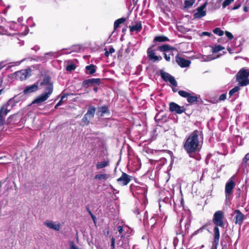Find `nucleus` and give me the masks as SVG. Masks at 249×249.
<instances>
[{
    "label": "nucleus",
    "instance_id": "obj_1",
    "mask_svg": "<svg viewBox=\"0 0 249 249\" xmlns=\"http://www.w3.org/2000/svg\"><path fill=\"white\" fill-rule=\"evenodd\" d=\"M199 131L195 130L186 139L183 144V148L190 157H194L201 148L202 142L199 140Z\"/></svg>",
    "mask_w": 249,
    "mask_h": 249
},
{
    "label": "nucleus",
    "instance_id": "obj_2",
    "mask_svg": "<svg viewBox=\"0 0 249 249\" xmlns=\"http://www.w3.org/2000/svg\"><path fill=\"white\" fill-rule=\"evenodd\" d=\"M40 86L45 89L44 93L38 96L35 100L33 101V104H40L47 100L51 95L53 90V86L52 83L50 81L49 77H45L43 80L41 81Z\"/></svg>",
    "mask_w": 249,
    "mask_h": 249
},
{
    "label": "nucleus",
    "instance_id": "obj_3",
    "mask_svg": "<svg viewBox=\"0 0 249 249\" xmlns=\"http://www.w3.org/2000/svg\"><path fill=\"white\" fill-rule=\"evenodd\" d=\"M236 81L240 86L249 85V70L245 68L241 69L236 75Z\"/></svg>",
    "mask_w": 249,
    "mask_h": 249
},
{
    "label": "nucleus",
    "instance_id": "obj_4",
    "mask_svg": "<svg viewBox=\"0 0 249 249\" xmlns=\"http://www.w3.org/2000/svg\"><path fill=\"white\" fill-rule=\"evenodd\" d=\"M224 220V213L222 211H217L214 213L213 217V223L215 226L224 228L225 226Z\"/></svg>",
    "mask_w": 249,
    "mask_h": 249
},
{
    "label": "nucleus",
    "instance_id": "obj_5",
    "mask_svg": "<svg viewBox=\"0 0 249 249\" xmlns=\"http://www.w3.org/2000/svg\"><path fill=\"white\" fill-rule=\"evenodd\" d=\"M234 178V176L231 177L226 184L225 193L226 199H230L232 194L233 189L235 186Z\"/></svg>",
    "mask_w": 249,
    "mask_h": 249
},
{
    "label": "nucleus",
    "instance_id": "obj_6",
    "mask_svg": "<svg viewBox=\"0 0 249 249\" xmlns=\"http://www.w3.org/2000/svg\"><path fill=\"white\" fill-rule=\"evenodd\" d=\"M32 70L28 68L27 69L22 70L19 71L15 72L13 74V76L17 79L23 81L27 79L31 75Z\"/></svg>",
    "mask_w": 249,
    "mask_h": 249
},
{
    "label": "nucleus",
    "instance_id": "obj_7",
    "mask_svg": "<svg viewBox=\"0 0 249 249\" xmlns=\"http://www.w3.org/2000/svg\"><path fill=\"white\" fill-rule=\"evenodd\" d=\"M96 108L94 107H89L88 108L87 112L85 114L82 121L86 124H88L89 121L92 119L94 115Z\"/></svg>",
    "mask_w": 249,
    "mask_h": 249
},
{
    "label": "nucleus",
    "instance_id": "obj_8",
    "mask_svg": "<svg viewBox=\"0 0 249 249\" xmlns=\"http://www.w3.org/2000/svg\"><path fill=\"white\" fill-rule=\"evenodd\" d=\"M160 75L161 78L166 82H169L172 86H177V82L175 78L171 75L166 72L161 71Z\"/></svg>",
    "mask_w": 249,
    "mask_h": 249
},
{
    "label": "nucleus",
    "instance_id": "obj_9",
    "mask_svg": "<svg viewBox=\"0 0 249 249\" xmlns=\"http://www.w3.org/2000/svg\"><path fill=\"white\" fill-rule=\"evenodd\" d=\"M44 225L48 228L56 231H59L61 228L60 223L56 221H53L49 220H46L44 222Z\"/></svg>",
    "mask_w": 249,
    "mask_h": 249
},
{
    "label": "nucleus",
    "instance_id": "obj_10",
    "mask_svg": "<svg viewBox=\"0 0 249 249\" xmlns=\"http://www.w3.org/2000/svg\"><path fill=\"white\" fill-rule=\"evenodd\" d=\"M14 105V100L11 99L9 100L6 104L2 106L0 111L3 114V115L6 116Z\"/></svg>",
    "mask_w": 249,
    "mask_h": 249
},
{
    "label": "nucleus",
    "instance_id": "obj_11",
    "mask_svg": "<svg viewBox=\"0 0 249 249\" xmlns=\"http://www.w3.org/2000/svg\"><path fill=\"white\" fill-rule=\"evenodd\" d=\"M147 53L149 59L153 62L160 61L162 59L161 56L156 55L155 51L150 48L148 49Z\"/></svg>",
    "mask_w": 249,
    "mask_h": 249
},
{
    "label": "nucleus",
    "instance_id": "obj_12",
    "mask_svg": "<svg viewBox=\"0 0 249 249\" xmlns=\"http://www.w3.org/2000/svg\"><path fill=\"white\" fill-rule=\"evenodd\" d=\"M131 178V176L123 172L121 176L117 179V181L120 185L125 186L129 183Z\"/></svg>",
    "mask_w": 249,
    "mask_h": 249
},
{
    "label": "nucleus",
    "instance_id": "obj_13",
    "mask_svg": "<svg viewBox=\"0 0 249 249\" xmlns=\"http://www.w3.org/2000/svg\"><path fill=\"white\" fill-rule=\"evenodd\" d=\"M169 109L171 112H174L178 114H181L185 110L184 107H181L174 102H172L170 104Z\"/></svg>",
    "mask_w": 249,
    "mask_h": 249
},
{
    "label": "nucleus",
    "instance_id": "obj_14",
    "mask_svg": "<svg viewBox=\"0 0 249 249\" xmlns=\"http://www.w3.org/2000/svg\"><path fill=\"white\" fill-rule=\"evenodd\" d=\"M100 79L99 78H90L84 80L82 83V86L85 88L88 87L99 85Z\"/></svg>",
    "mask_w": 249,
    "mask_h": 249
},
{
    "label": "nucleus",
    "instance_id": "obj_15",
    "mask_svg": "<svg viewBox=\"0 0 249 249\" xmlns=\"http://www.w3.org/2000/svg\"><path fill=\"white\" fill-rule=\"evenodd\" d=\"M206 3L203 4L202 6L197 8V11L194 14V18H200L204 17L206 14L205 9Z\"/></svg>",
    "mask_w": 249,
    "mask_h": 249
},
{
    "label": "nucleus",
    "instance_id": "obj_16",
    "mask_svg": "<svg viewBox=\"0 0 249 249\" xmlns=\"http://www.w3.org/2000/svg\"><path fill=\"white\" fill-rule=\"evenodd\" d=\"M176 61L178 64L182 68L189 67L191 64L190 60H186L178 55L176 56Z\"/></svg>",
    "mask_w": 249,
    "mask_h": 249
},
{
    "label": "nucleus",
    "instance_id": "obj_17",
    "mask_svg": "<svg viewBox=\"0 0 249 249\" xmlns=\"http://www.w3.org/2000/svg\"><path fill=\"white\" fill-rule=\"evenodd\" d=\"M219 226H215L213 229V245L215 246V248H216L217 246L219 243V240L220 238V232L219 229L218 228Z\"/></svg>",
    "mask_w": 249,
    "mask_h": 249
},
{
    "label": "nucleus",
    "instance_id": "obj_18",
    "mask_svg": "<svg viewBox=\"0 0 249 249\" xmlns=\"http://www.w3.org/2000/svg\"><path fill=\"white\" fill-rule=\"evenodd\" d=\"M234 213L236 214L234 218L235 223L241 225L244 219L245 216L239 210H236Z\"/></svg>",
    "mask_w": 249,
    "mask_h": 249
},
{
    "label": "nucleus",
    "instance_id": "obj_19",
    "mask_svg": "<svg viewBox=\"0 0 249 249\" xmlns=\"http://www.w3.org/2000/svg\"><path fill=\"white\" fill-rule=\"evenodd\" d=\"M129 28L130 32H136V33L139 32L142 29L141 21H137L135 22V24L132 26H129Z\"/></svg>",
    "mask_w": 249,
    "mask_h": 249
},
{
    "label": "nucleus",
    "instance_id": "obj_20",
    "mask_svg": "<svg viewBox=\"0 0 249 249\" xmlns=\"http://www.w3.org/2000/svg\"><path fill=\"white\" fill-rule=\"evenodd\" d=\"M37 89V84H34L31 86L26 87L24 89L23 92L25 94H28L36 91Z\"/></svg>",
    "mask_w": 249,
    "mask_h": 249
},
{
    "label": "nucleus",
    "instance_id": "obj_21",
    "mask_svg": "<svg viewBox=\"0 0 249 249\" xmlns=\"http://www.w3.org/2000/svg\"><path fill=\"white\" fill-rule=\"evenodd\" d=\"M157 50L160 51V52H164V53H168L170 51H174L175 50V48L167 45V44H164L161 46H159L157 48Z\"/></svg>",
    "mask_w": 249,
    "mask_h": 249
},
{
    "label": "nucleus",
    "instance_id": "obj_22",
    "mask_svg": "<svg viewBox=\"0 0 249 249\" xmlns=\"http://www.w3.org/2000/svg\"><path fill=\"white\" fill-rule=\"evenodd\" d=\"M110 177V176L109 174H98L94 176V179L97 180H102V181H106Z\"/></svg>",
    "mask_w": 249,
    "mask_h": 249
},
{
    "label": "nucleus",
    "instance_id": "obj_23",
    "mask_svg": "<svg viewBox=\"0 0 249 249\" xmlns=\"http://www.w3.org/2000/svg\"><path fill=\"white\" fill-rule=\"evenodd\" d=\"M66 63H67L66 69L67 71H71L76 69V66L73 61H66Z\"/></svg>",
    "mask_w": 249,
    "mask_h": 249
},
{
    "label": "nucleus",
    "instance_id": "obj_24",
    "mask_svg": "<svg viewBox=\"0 0 249 249\" xmlns=\"http://www.w3.org/2000/svg\"><path fill=\"white\" fill-rule=\"evenodd\" d=\"M109 162L108 160H104L101 162H98L96 164L97 169H100L108 166Z\"/></svg>",
    "mask_w": 249,
    "mask_h": 249
},
{
    "label": "nucleus",
    "instance_id": "obj_25",
    "mask_svg": "<svg viewBox=\"0 0 249 249\" xmlns=\"http://www.w3.org/2000/svg\"><path fill=\"white\" fill-rule=\"evenodd\" d=\"M86 73L89 74H92L94 73L96 70L95 69V66L93 64H90L86 67Z\"/></svg>",
    "mask_w": 249,
    "mask_h": 249
},
{
    "label": "nucleus",
    "instance_id": "obj_26",
    "mask_svg": "<svg viewBox=\"0 0 249 249\" xmlns=\"http://www.w3.org/2000/svg\"><path fill=\"white\" fill-rule=\"evenodd\" d=\"M56 56V54L55 53H53L52 52H49L45 53L44 56L41 57V60H47L49 59H52L53 58L55 57Z\"/></svg>",
    "mask_w": 249,
    "mask_h": 249
},
{
    "label": "nucleus",
    "instance_id": "obj_27",
    "mask_svg": "<svg viewBox=\"0 0 249 249\" xmlns=\"http://www.w3.org/2000/svg\"><path fill=\"white\" fill-rule=\"evenodd\" d=\"M108 109L107 106H104L98 108V113H101L100 116H103L105 113L108 112Z\"/></svg>",
    "mask_w": 249,
    "mask_h": 249
},
{
    "label": "nucleus",
    "instance_id": "obj_28",
    "mask_svg": "<svg viewBox=\"0 0 249 249\" xmlns=\"http://www.w3.org/2000/svg\"><path fill=\"white\" fill-rule=\"evenodd\" d=\"M198 97L196 95H192L190 93L187 98V102L190 104L197 102Z\"/></svg>",
    "mask_w": 249,
    "mask_h": 249
},
{
    "label": "nucleus",
    "instance_id": "obj_29",
    "mask_svg": "<svg viewBox=\"0 0 249 249\" xmlns=\"http://www.w3.org/2000/svg\"><path fill=\"white\" fill-rule=\"evenodd\" d=\"M168 40L169 39L165 36H157L154 38V41L157 42H165Z\"/></svg>",
    "mask_w": 249,
    "mask_h": 249
},
{
    "label": "nucleus",
    "instance_id": "obj_30",
    "mask_svg": "<svg viewBox=\"0 0 249 249\" xmlns=\"http://www.w3.org/2000/svg\"><path fill=\"white\" fill-rule=\"evenodd\" d=\"M224 47L219 45H215L212 47V52L213 53H216L221 50H224Z\"/></svg>",
    "mask_w": 249,
    "mask_h": 249
},
{
    "label": "nucleus",
    "instance_id": "obj_31",
    "mask_svg": "<svg viewBox=\"0 0 249 249\" xmlns=\"http://www.w3.org/2000/svg\"><path fill=\"white\" fill-rule=\"evenodd\" d=\"M125 20V19L124 18H121L116 20L114 22V29H117L120 26V25L123 23H124Z\"/></svg>",
    "mask_w": 249,
    "mask_h": 249
},
{
    "label": "nucleus",
    "instance_id": "obj_32",
    "mask_svg": "<svg viewBox=\"0 0 249 249\" xmlns=\"http://www.w3.org/2000/svg\"><path fill=\"white\" fill-rule=\"evenodd\" d=\"M173 51H170L168 53H164V57L166 61H170L171 60V56H173Z\"/></svg>",
    "mask_w": 249,
    "mask_h": 249
},
{
    "label": "nucleus",
    "instance_id": "obj_33",
    "mask_svg": "<svg viewBox=\"0 0 249 249\" xmlns=\"http://www.w3.org/2000/svg\"><path fill=\"white\" fill-rule=\"evenodd\" d=\"M240 89V88L237 87V86H236L234 88H233L232 89H231L230 91H229V95L230 96H231L232 95H233L235 93L237 92Z\"/></svg>",
    "mask_w": 249,
    "mask_h": 249
},
{
    "label": "nucleus",
    "instance_id": "obj_34",
    "mask_svg": "<svg viewBox=\"0 0 249 249\" xmlns=\"http://www.w3.org/2000/svg\"><path fill=\"white\" fill-rule=\"evenodd\" d=\"M178 93L180 96L183 97L187 98V99L188 98V96H189V94H190V93L184 90H179Z\"/></svg>",
    "mask_w": 249,
    "mask_h": 249
},
{
    "label": "nucleus",
    "instance_id": "obj_35",
    "mask_svg": "<svg viewBox=\"0 0 249 249\" xmlns=\"http://www.w3.org/2000/svg\"><path fill=\"white\" fill-rule=\"evenodd\" d=\"M213 33L216 35H218L219 36H222L224 34V32L222 31L220 28H216L214 29L213 31Z\"/></svg>",
    "mask_w": 249,
    "mask_h": 249
},
{
    "label": "nucleus",
    "instance_id": "obj_36",
    "mask_svg": "<svg viewBox=\"0 0 249 249\" xmlns=\"http://www.w3.org/2000/svg\"><path fill=\"white\" fill-rule=\"evenodd\" d=\"M194 1L193 0H186L184 2L185 6L186 7H190L193 5Z\"/></svg>",
    "mask_w": 249,
    "mask_h": 249
},
{
    "label": "nucleus",
    "instance_id": "obj_37",
    "mask_svg": "<svg viewBox=\"0 0 249 249\" xmlns=\"http://www.w3.org/2000/svg\"><path fill=\"white\" fill-rule=\"evenodd\" d=\"M234 0H225L222 4V7L225 8L227 6L230 5Z\"/></svg>",
    "mask_w": 249,
    "mask_h": 249
},
{
    "label": "nucleus",
    "instance_id": "obj_38",
    "mask_svg": "<svg viewBox=\"0 0 249 249\" xmlns=\"http://www.w3.org/2000/svg\"><path fill=\"white\" fill-rule=\"evenodd\" d=\"M114 52H115L114 49L112 47H111L109 48V51H106L105 52V55L106 56L108 57L110 54L113 53Z\"/></svg>",
    "mask_w": 249,
    "mask_h": 249
},
{
    "label": "nucleus",
    "instance_id": "obj_39",
    "mask_svg": "<svg viewBox=\"0 0 249 249\" xmlns=\"http://www.w3.org/2000/svg\"><path fill=\"white\" fill-rule=\"evenodd\" d=\"M0 35H8L7 30L2 26H0Z\"/></svg>",
    "mask_w": 249,
    "mask_h": 249
},
{
    "label": "nucleus",
    "instance_id": "obj_40",
    "mask_svg": "<svg viewBox=\"0 0 249 249\" xmlns=\"http://www.w3.org/2000/svg\"><path fill=\"white\" fill-rule=\"evenodd\" d=\"M3 114L0 111V126L4 124V116Z\"/></svg>",
    "mask_w": 249,
    "mask_h": 249
},
{
    "label": "nucleus",
    "instance_id": "obj_41",
    "mask_svg": "<svg viewBox=\"0 0 249 249\" xmlns=\"http://www.w3.org/2000/svg\"><path fill=\"white\" fill-rule=\"evenodd\" d=\"M225 35L227 36V37L228 38H229L230 39H231L233 38V35L230 32H229L228 31L225 32Z\"/></svg>",
    "mask_w": 249,
    "mask_h": 249
},
{
    "label": "nucleus",
    "instance_id": "obj_42",
    "mask_svg": "<svg viewBox=\"0 0 249 249\" xmlns=\"http://www.w3.org/2000/svg\"><path fill=\"white\" fill-rule=\"evenodd\" d=\"M70 249H79V248L75 245L73 242H71L70 244Z\"/></svg>",
    "mask_w": 249,
    "mask_h": 249
},
{
    "label": "nucleus",
    "instance_id": "obj_43",
    "mask_svg": "<svg viewBox=\"0 0 249 249\" xmlns=\"http://www.w3.org/2000/svg\"><path fill=\"white\" fill-rule=\"evenodd\" d=\"M7 65L5 61L0 62V71Z\"/></svg>",
    "mask_w": 249,
    "mask_h": 249
},
{
    "label": "nucleus",
    "instance_id": "obj_44",
    "mask_svg": "<svg viewBox=\"0 0 249 249\" xmlns=\"http://www.w3.org/2000/svg\"><path fill=\"white\" fill-rule=\"evenodd\" d=\"M115 239L114 237H112L111 238V247L112 249H115Z\"/></svg>",
    "mask_w": 249,
    "mask_h": 249
},
{
    "label": "nucleus",
    "instance_id": "obj_45",
    "mask_svg": "<svg viewBox=\"0 0 249 249\" xmlns=\"http://www.w3.org/2000/svg\"><path fill=\"white\" fill-rule=\"evenodd\" d=\"M249 160V153H247L243 159V162L246 163Z\"/></svg>",
    "mask_w": 249,
    "mask_h": 249
},
{
    "label": "nucleus",
    "instance_id": "obj_46",
    "mask_svg": "<svg viewBox=\"0 0 249 249\" xmlns=\"http://www.w3.org/2000/svg\"><path fill=\"white\" fill-rule=\"evenodd\" d=\"M219 56L217 55L216 57H213L211 55H208L207 56V59L206 60L207 61H210V60H213L216 58H217Z\"/></svg>",
    "mask_w": 249,
    "mask_h": 249
},
{
    "label": "nucleus",
    "instance_id": "obj_47",
    "mask_svg": "<svg viewBox=\"0 0 249 249\" xmlns=\"http://www.w3.org/2000/svg\"><path fill=\"white\" fill-rule=\"evenodd\" d=\"M226 98V95L225 94H222L219 96V100L223 101Z\"/></svg>",
    "mask_w": 249,
    "mask_h": 249
},
{
    "label": "nucleus",
    "instance_id": "obj_48",
    "mask_svg": "<svg viewBox=\"0 0 249 249\" xmlns=\"http://www.w3.org/2000/svg\"><path fill=\"white\" fill-rule=\"evenodd\" d=\"M118 231L120 234H122L123 232L124 229L122 226H119L118 228Z\"/></svg>",
    "mask_w": 249,
    "mask_h": 249
},
{
    "label": "nucleus",
    "instance_id": "obj_49",
    "mask_svg": "<svg viewBox=\"0 0 249 249\" xmlns=\"http://www.w3.org/2000/svg\"><path fill=\"white\" fill-rule=\"evenodd\" d=\"M62 102V96L60 97V100L59 102L56 105L55 108L57 107L58 106L61 105V103Z\"/></svg>",
    "mask_w": 249,
    "mask_h": 249
},
{
    "label": "nucleus",
    "instance_id": "obj_50",
    "mask_svg": "<svg viewBox=\"0 0 249 249\" xmlns=\"http://www.w3.org/2000/svg\"><path fill=\"white\" fill-rule=\"evenodd\" d=\"M211 35V33L207 32H203L201 33V36H210Z\"/></svg>",
    "mask_w": 249,
    "mask_h": 249
},
{
    "label": "nucleus",
    "instance_id": "obj_51",
    "mask_svg": "<svg viewBox=\"0 0 249 249\" xmlns=\"http://www.w3.org/2000/svg\"><path fill=\"white\" fill-rule=\"evenodd\" d=\"M32 49L35 50V51H37L39 49V47L38 46H36L34 47H33Z\"/></svg>",
    "mask_w": 249,
    "mask_h": 249
},
{
    "label": "nucleus",
    "instance_id": "obj_52",
    "mask_svg": "<svg viewBox=\"0 0 249 249\" xmlns=\"http://www.w3.org/2000/svg\"><path fill=\"white\" fill-rule=\"evenodd\" d=\"M203 227L200 228L199 229L197 230L196 231V233H199L200 232H202L203 230Z\"/></svg>",
    "mask_w": 249,
    "mask_h": 249
},
{
    "label": "nucleus",
    "instance_id": "obj_53",
    "mask_svg": "<svg viewBox=\"0 0 249 249\" xmlns=\"http://www.w3.org/2000/svg\"><path fill=\"white\" fill-rule=\"evenodd\" d=\"M249 8L247 6H244V11L245 12H247L249 11Z\"/></svg>",
    "mask_w": 249,
    "mask_h": 249
},
{
    "label": "nucleus",
    "instance_id": "obj_54",
    "mask_svg": "<svg viewBox=\"0 0 249 249\" xmlns=\"http://www.w3.org/2000/svg\"><path fill=\"white\" fill-rule=\"evenodd\" d=\"M91 217L92 219H93V220L94 221V222H95V219H96L95 216L93 214H91Z\"/></svg>",
    "mask_w": 249,
    "mask_h": 249
},
{
    "label": "nucleus",
    "instance_id": "obj_55",
    "mask_svg": "<svg viewBox=\"0 0 249 249\" xmlns=\"http://www.w3.org/2000/svg\"><path fill=\"white\" fill-rule=\"evenodd\" d=\"M240 6V4H239V5H238L237 6H235V7H233L232 9V10H235V9H238Z\"/></svg>",
    "mask_w": 249,
    "mask_h": 249
},
{
    "label": "nucleus",
    "instance_id": "obj_56",
    "mask_svg": "<svg viewBox=\"0 0 249 249\" xmlns=\"http://www.w3.org/2000/svg\"><path fill=\"white\" fill-rule=\"evenodd\" d=\"M22 61H21V62ZM20 63H21V61H20V62L19 61H17L16 62H15L14 63H15V65H17L18 66V65H19L20 64Z\"/></svg>",
    "mask_w": 249,
    "mask_h": 249
},
{
    "label": "nucleus",
    "instance_id": "obj_57",
    "mask_svg": "<svg viewBox=\"0 0 249 249\" xmlns=\"http://www.w3.org/2000/svg\"><path fill=\"white\" fill-rule=\"evenodd\" d=\"M189 226H190V223H188V224L186 223L185 224V227L186 229H188L189 227Z\"/></svg>",
    "mask_w": 249,
    "mask_h": 249
},
{
    "label": "nucleus",
    "instance_id": "obj_58",
    "mask_svg": "<svg viewBox=\"0 0 249 249\" xmlns=\"http://www.w3.org/2000/svg\"><path fill=\"white\" fill-rule=\"evenodd\" d=\"M110 187H111V189H112L113 191H116V193H118L117 190L116 189H115L112 186H110Z\"/></svg>",
    "mask_w": 249,
    "mask_h": 249
},
{
    "label": "nucleus",
    "instance_id": "obj_59",
    "mask_svg": "<svg viewBox=\"0 0 249 249\" xmlns=\"http://www.w3.org/2000/svg\"><path fill=\"white\" fill-rule=\"evenodd\" d=\"M228 51L230 53H232L231 50L230 48H228Z\"/></svg>",
    "mask_w": 249,
    "mask_h": 249
},
{
    "label": "nucleus",
    "instance_id": "obj_60",
    "mask_svg": "<svg viewBox=\"0 0 249 249\" xmlns=\"http://www.w3.org/2000/svg\"><path fill=\"white\" fill-rule=\"evenodd\" d=\"M94 90L95 91H97V88H94Z\"/></svg>",
    "mask_w": 249,
    "mask_h": 249
},
{
    "label": "nucleus",
    "instance_id": "obj_61",
    "mask_svg": "<svg viewBox=\"0 0 249 249\" xmlns=\"http://www.w3.org/2000/svg\"><path fill=\"white\" fill-rule=\"evenodd\" d=\"M133 2H136L137 0H132Z\"/></svg>",
    "mask_w": 249,
    "mask_h": 249
},
{
    "label": "nucleus",
    "instance_id": "obj_62",
    "mask_svg": "<svg viewBox=\"0 0 249 249\" xmlns=\"http://www.w3.org/2000/svg\"><path fill=\"white\" fill-rule=\"evenodd\" d=\"M89 213L90 214V215H91V214H92V213L90 211H89Z\"/></svg>",
    "mask_w": 249,
    "mask_h": 249
},
{
    "label": "nucleus",
    "instance_id": "obj_63",
    "mask_svg": "<svg viewBox=\"0 0 249 249\" xmlns=\"http://www.w3.org/2000/svg\"><path fill=\"white\" fill-rule=\"evenodd\" d=\"M2 90V89L0 90V95L1 94Z\"/></svg>",
    "mask_w": 249,
    "mask_h": 249
},
{
    "label": "nucleus",
    "instance_id": "obj_64",
    "mask_svg": "<svg viewBox=\"0 0 249 249\" xmlns=\"http://www.w3.org/2000/svg\"><path fill=\"white\" fill-rule=\"evenodd\" d=\"M11 66H8V68H10Z\"/></svg>",
    "mask_w": 249,
    "mask_h": 249
}]
</instances>
